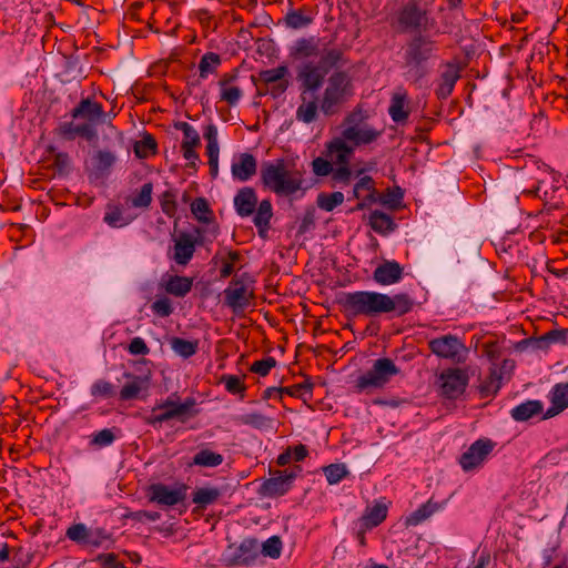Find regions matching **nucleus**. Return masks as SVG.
Segmentation results:
<instances>
[{
    "instance_id": "2eb2a0df",
    "label": "nucleus",
    "mask_w": 568,
    "mask_h": 568,
    "mask_svg": "<svg viewBox=\"0 0 568 568\" xmlns=\"http://www.w3.org/2000/svg\"><path fill=\"white\" fill-rule=\"evenodd\" d=\"M72 119L85 120V123L104 124L109 114L104 112L103 105L91 98H83L71 111Z\"/></svg>"
},
{
    "instance_id": "4be33fe9",
    "label": "nucleus",
    "mask_w": 568,
    "mask_h": 568,
    "mask_svg": "<svg viewBox=\"0 0 568 568\" xmlns=\"http://www.w3.org/2000/svg\"><path fill=\"white\" fill-rule=\"evenodd\" d=\"M195 246L196 239L187 232H181L174 240V252L172 258L179 265H187L194 255Z\"/></svg>"
},
{
    "instance_id": "5701e85b",
    "label": "nucleus",
    "mask_w": 568,
    "mask_h": 568,
    "mask_svg": "<svg viewBox=\"0 0 568 568\" xmlns=\"http://www.w3.org/2000/svg\"><path fill=\"white\" fill-rule=\"evenodd\" d=\"M404 268L396 261H384L373 272V280L379 285H392L403 278Z\"/></svg>"
},
{
    "instance_id": "58836bf2",
    "label": "nucleus",
    "mask_w": 568,
    "mask_h": 568,
    "mask_svg": "<svg viewBox=\"0 0 568 568\" xmlns=\"http://www.w3.org/2000/svg\"><path fill=\"white\" fill-rule=\"evenodd\" d=\"M542 412V403L540 400H526L510 410L511 417L516 422H526Z\"/></svg>"
},
{
    "instance_id": "de8ad7c7",
    "label": "nucleus",
    "mask_w": 568,
    "mask_h": 568,
    "mask_svg": "<svg viewBox=\"0 0 568 568\" xmlns=\"http://www.w3.org/2000/svg\"><path fill=\"white\" fill-rule=\"evenodd\" d=\"M158 144L151 134H146L134 144V153L139 159H146L156 153Z\"/></svg>"
},
{
    "instance_id": "423d86ee",
    "label": "nucleus",
    "mask_w": 568,
    "mask_h": 568,
    "mask_svg": "<svg viewBox=\"0 0 568 568\" xmlns=\"http://www.w3.org/2000/svg\"><path fill=\"white\" fill-rule=\"evenodd\" d=\"M174 397H176V394H172L166 399L158 403L151 414L143 417L144 423L152 427H158L171 419L185 423L190 417L199 414V410L193 409L196 404L193 397L185 398L183 403L175 400Z\"/></svg>"
},
{
    "instance_id": "9b49d317",
    "label": "nucleus",
    "mask_w": 568,
    "mask_h": 568,
    "mask_svg": "<svg viewBox=\"0 0 568 568\" xmlns=\"http://www.w3.org/2000/svg\"><path fill=\"white\" fill-rule=\"evenodd\" d=\"M302 470L300 466L290 469L276 470L262 484V493L267 497H280L285 495L293 485V480Z\"/></svg>"
},
{
    "instance_id": "0e129e2a",
    "label": "nucleus",
    "mask_w": 568,
    "mask_h": 568,
    "mask_svg": "<svg viewBox=\"0 0 568 568\" xmlns=\"http://www.w3.org/2000/svg\"><path fill=\"white\" fill-rule=\"evenodd\" d=\"M315 207L307 206L298 225V234H305L315 227Z\"/></svg>"
},
{
    "instance_id": "ddd939ff",
    "label": "nucleus",
    "mask_w": 568,
    "mask_h": 568,
    "mask_svg": "<svg viewBox=\"0 0 568 568\" xmlns=\"http://www.w3.org/2000/svg\"><path fill=\"white\" fill-rule=\"evenodd\" d=\"M365 171L366 169L355 171V178H358V181L355 183V199L358 200V203L352 211H363L378 202L375 181L369 175L362 176Z\"/></svg>"
},
{
    "instance_id": "4468645a",
    "label": "nucleus",
    "mask_w": 568,
    "mask_h": 568,
    "mask_svg": "<svg viewBox=\"0 0 568 568\" xmlns=\"http://www.w3.org/2000/svg\"><path fill=\"white\" fill-rule=\"evenodd\" d=\"M439 379L442 382V394L449 399H455L463 395L468 385V375L460 368L444 371Z\"/></svg>"
},
{
    "instance_id": "3c124183",
    "label": "nucleus",
    "mask_w": 568,
    "mask_h": 568,
    "mask_svg": "<svg viewBox=\"0 0 568 568\" xmlns=\"http://www.w3.org/2000/svg\"><path fill=\"white\" fill-rule=\"evenodd\" d=\"M313 18L306 16L303 9L288 11L285 16V23L292 29H302L310 26Z\"/></svg>"
},
{
    "instance_id": "774afa93",
    "label": "nucleus",
    "mask_w": 568,
    "mask_h": 568,
    "mask_svg": "<svg viewBox=\"0 0 568 568\" xmlns=\"http://www.w3.org/2000/svg\"><path fill=\"white\" fill-rule=\"evenodd\" d=\"M312 170L316 176H327L333 171V164L326 159L318 156L312 161Z\"/></svg>"
},
{
    "instance_id": "2f4dec72",
    "label": "nucleus",
    "mask_w": 568,
    "mask_h": 568,
    "mask_svg": "<svg viewBox=\"0 0 568 568\" xmlns=\"http://www.w3.org/2000/svg\"><path fill=\"white\" fill-rule=\"evenodd\" d=\"M348 140L344 136L334 138L327 143V154L334 158L336 164H349L351 155L354 152V145L348 144Z\"/></svg>"
},
{
    "instance_id": "5fc2aeb1",
    "label": "nucleus",
    "mask_w": 568,
    "mask_h": 568,
    "mask_svg": "<svg viewBox=\"0 0 568 568\" xmlns=\"http://www.w3.org/2000/svg\"><path fill=\"white\" fill-rule=\"evenodd\" d=\"M323 471L329 485L338 484L348 475V470L344 464H331L325 466Z\"/></svg>"
},
{
    "instance_id": "a18cd8bd",
    "label": "nucleus",
    "mask_w": 568,
    "mask_h": 568,
    "mask_svg": "<svg viewBox=\"0 0 568 568\" xmlns=\"http://www.w3.org/2000/svg\"><path fill=\"white\" fill-rule=\"evenodd\" d=\"M135 216H128L123 214V211L120 206L114 205L109 207L108 212L104 214V222L111 227H123L129 225Z\"/></svg>"
},
{
    "instance_id": "dca6fc26",
    "label": "nucleus",
    "mask_w": 568,
    "mask_h": 568,
    "mask_svg": "<svg viewBox=\"0 0 568 568\" xmlns=\"http://www.w3.org/2000/svg\"><path fill=\"white\" fill-rule=\"evenodd\" d=\"M186 497V486L181 485L176 488H170L169 486L158 483L152 484L149 487V499L152 503H156L161 506H175L183 501Z\"/></svg>"
},
{
    "instance_id": "4c0bfd02",
    "label": "nucleus",
    "mask_w": 568,
    "mask_h": 568,
    "mask_svg": "<svg viewBox=\"0 0 568 568\" xmlns=\"http://www.w3.org/2000/svg\"><path fill=\"white\" fill-rule=\"evenodd\" d=\"M115 155L110 151H98L91 159V166L94 175L101 178L109 173L115 163Z\"/></svg>"
},
{
    "instance_id": "37998d69",
    "label": "nucleus",
    "mask_w": 568,
    "mask_h": 568,
    "mask_svg": "<svg viewBox=\"0 0 568 568\" xmlns=\"http://www.w3.org/2000/svg\"><path fill=\"white\" fill-rule=\"evenodd\" d=\"M222 59L215 52L204 53L199 62V75L201 79H206L211 74H215L217 68L221 65Z\"/></svg>"
},
{
    "instance_id": "bb28decb",
    "label": "nucleus",
    "mask_w": 568,
    "mask_h": 568,
    "mask_svg": "<svg viewBox=\"0 0 568 568\" xmlns=\"http://www.w3.org/2000/svg\"><path fill=\"white\" fill-rule=\"evenodd\" d=\"M161 284L168 294L175 297H184L192 290L193 278L166 274L162 277Z\"/></svg>"
},
{
    "instance_id": "c03bdc74",
    "label": "nucleus",
    "mask_w": 568,
    "mask_h": 568,
    "mask_svg": "<svg viewBox=\"0 0 568 568\" xmlns=\"http://www.w3.org/2000/svg\"><path fill=\"white\" fill-rule=\"evenodd\" d=\"M153 184L151 182L144 183L140 191L129 196L125 201L128 205L138 209H148L152 202Z\"/></svg>"
},
{
    "instance_id": "603ef678",
    "label": "nucleus",
    "mask_w": 568,
    "mask_h": 568,
    "mask_svg": "<svg viewBox=\"0 0 568 568\" xmlns=\"http://www.w3.org/2000/svg\"><path fill=\"white\" fill-rule=\"evenodd\" d=\"M244 377H240L236 375H222L220 378V383L224 384L225 389L232 394H240L241 398L244 397V393L246 390V386L243 381Z\"/></svg>"
},
{
    "instance_id": "c756f323",
    "label": "nucleus",
    "mask_w": 568,
    "mask_h": 568,
    "mask_svg": "<svg viewBox=\"0 0 568 568\" xmlns=\"http://www.w3.org/2000/svg\"><path fill=\"white\" fill-rule=\"evenodd\" d=\"M273 217V206L270 200H263L255 209L253 223L257 229V233L262 239L267 237L271 229V219Z\"/></svg>"
},
{
    "instance_id": "f3484780",
    "label": "nucleus",
    "mask_w": 568,
    "mask_h": 568,
    "mask_svg": "<svg viewBox=\"0 0 568 568\" xmlns=\"http://www.w3.org/2000/svg\"><path fill=\"white\" fill-rule=\"evenodd\" d=\"M462 69L457 63L445 62L442 65V71L436 79L435 94L439 100H446L454 91L457 81L460 79Z\"/></svg>"
},
{
    "instance_id": "a878e982",
    "label": "nucleus",
    "mask_w": 568,
    "mask_h": 568,
    "mask_svg": "<svg viewBox=\"0 0 568 568\" xmlns=\"http://www.w3.org/2000/svg\"><path fill=\"white\" fill-rule=\"evenodd\" d=\"M55 132L59 136L69 141L74 140L75 136H82L88 141L97 138V130L89 123L74 125L72 122H63L55 129Z\"/></svg>"
},
{
    "instance_id": "09e8293b",
    "label": "nucleus",
    "mask_w": 568,
    "mask_h": 568,
    "mask_svg": "<svg viewBox=\"0 0 568 568\" xmlns=\"http://www.w3.org/2000/svg\"><path fill=\"white\" fill-rule=\"evenodd\" d=\"M90 394L95 400L111 398L115 395V387L105 379H98L91 385Z\"/></svg>"
},
{
    "instance_id": "4d7b16f0",
    "label": "nucleus",
    "mask_w": 568,
    "mask_h": 568,
    "mask_svg": "<svg viewBox=\"0 0 568 568\" xmlns=\"http://www.w3.org/2000/svg\"><path fill=\"white\" fill-rule=\"evenodd\" d=\"M353 175L355 172L352 171L349 164H337V168H333L331 173L334 185H348Z\"/></svg>"
},
{
    "instance_id": "aec40b11",
    "label": "nucleus",
    "mask_w": 568,
    "mask_h": 568,
    "mask_svg": "<svg viewBox=\"0 0 568 568\" xmlns=\"http://www.w3.org/2000/svg\"><path fill=\"white\" fill-rule=\"evenodd\" d=\"M320 39L317 37H303L298 38L294 41V43L290 47L288 54L294 60H305L311 61L310 58L322 55V52L320 47ZM327 48H325L326 50ZM304 63V61L302 62Z\"/></svg>"
},
{
    "instance_id": "a211bd4d",
    "label": "nucleus",
    "mask_w": 568,
    "mask_h": 568,
    "mask_svg": "<svg viewBox=\"0 0 568 568\" xmlns=\"http://www.w3.org/2000/svg\"><path fill=\"white\" fill-rule=\"evenodd\" d=\"M287 73L288 68L283 64L274 69L260 71L258 80L267 87L271 85L270 88H267V92L273 98H278L288 88V81L284 79Z\"/></svg>"
},
{
    "instance_id": "13d9d810",
    "label": "nucleus",
    "mask_w": 568,
    "mask_h": 568,
    "mask_svg": "<svg viewBox=\"0 0 568 568\" xmlns=\"http://www.w3.org/2000/svg\"><path fill=\"white\" fill-rule=\"evenodd\" d=\"M237 420L240 424L248 425L257 429L266 427L271 422L268 417L257 412L241 415Z\"/></svg>"
},
{
    "instance_id": "0eeeda50",
    "label": "nucleus",
    "mask_w": 568,
    "mask_h": 568,
    "mask_svg": "<svg viewBox=\"0 0 568 568\" xmlns=\"http://www.w3.org/2000/svg\"><path fill=\"white\" fill-rule=\"evenodd\" d=\"M224 304L233 313H239L247 308L254 298V280L244 272L236 274L230 281L227 287L223 291Z\"/></svg>"
},
{
    "instance_id": "72a5a7b5",
    "label": "nucleus",
    "mask_w": 568,
    "mask_h": 568,
    "mask_svg": "<svg viewBox=\"0 0 568 568\" xmlns=\"http://www.w3.org/2000/svg\"><path fill=\"white\" fill-rule=\"evenodd\" d=\"M124 377L129 382L120 390V399L131 400L138 398L139 394L148 388V379L142 376H136L131 373H124Z\"/></svg>"
},
{
    "instance_id": "79ce46f5",
    "label": "nucleus",
    "mask_w": 568,
    "mask_h": 568,
    "mask_svg": "<svg viewBox=\"0 0 568 568\" xmlns=\"http://www.w3.org/2000/svg\"><path fill=\"white\" fill-rule=\"evenodd\" d=\"M170 346L175 354L183 358H190L196 354L199 349V341H190L175 336L170 339Z\"/></svg>"
},
{
    "instance_id": "f8f14e48",
    "label": "nucleus",
    "mask_w": 568,
    "mask_h": 568,
    "mask_svg": "<svg viewBox=\"0 0 568 568\" xmlns=\"http://www.w3.org/2000/svg\"><path fill=\"white\" fill-rule=\"evenodd\" d=\"M559 179L552 171L544 169L535 178V182L529 189L523 191L524 194L538 197L545 203H551L556 199Z\"/></svg>"
},
{
    "instance_id": "e2e57ef3",
    "label": "nucleus",
    "mask_w": 568,
    "mask_h": 568,
    "mask_svg": "<svg viewBox=\"0 0 568 568\" xmlns=\"http://www.w3.org/2000/svg\"><path fill=\"white\" fill-rule=\"evenodd\" d=\"M152 312L160 317H169L173 313V306L169 297H160L151 305Z\"/></svg>"
},
{
    "instance_id": "a19ab883",
    "label": "nucleus",
    "mask_w": 568,
    "mask_h": 568,
    "mask_svg": "<svg viewBox=\"0 0 568 568\" xmlns=\"http://www.w3.org/2000/svg\"><path fill=\"white\" fill-rule=\"evenodd\" d=\"M440 506L432 500L420 505L406 518V526H417L429 518L433 514L439 510Z\"/></svg>"
},
{
    "instance_id": "393cba45",
    "label": "nucleus",
    "mask_w": 568,
    "mask_h": 568,
    "mask_svg": "<svg viewBox=\"0 0 568 568\" xmlns=\"http://www.w3.org/2000/svg\"><path fill=\"white\" fill-rule=\"evenodd\" d=\"M257 203L256 192L251 186L240 189L234 196V207L241 217L252 215L255 212Z\"/></svg>"
},
{
    "instance_id": "680f3d73",
    "label": "nucleus",
    "mask_w": 568,
    "mask_h": 568,
    "mask_svg": "<svg viewBox=\"0 0 568 568\" xmlns=\"http://www.w3.org/2000/svg\"><path fill=\"white\" fill-rule=\"evenodd\" d=\"M220 91L221 101L226 102L231 106L236 105L243 95L242 90L235 85L222 88Z\"/></svg>"
},
{
    "instance_id": "412c9836",
    "label": "nucleus",
    "mask_w": 568,
    "mask_h": 568,
    "mask_svg": "<svg viewBox=\"0 0 568 568\" xmlns=\"http://www.w3.org/2000/svg\"><path fill=\"white\" fill-rule=\"evenodd\" d=\"M257 171L256 158L247 152L234 156L231 173L234 180L246 182L251 180Z\"/></svg>"
},
{
    "instance_id": "338daca9",
    "label": "nucleus",
    "mask_w": 568,
    "mask_h": 568,
    "mask_svg": "<svg viewBox=\"0 0 568 568\" xmlns=\"http://www.w3.org/2000/svg\"><path fill=\"white\" fill-rule=\"evenodd\" d=\"M114 440V433L109 428H104L93 434L91 444L98 447H106L110 446Z\"/></svg>"
},
{
    "instance_id": "6ab92c4d",
    "label": "nucleus",
    "mask_w": 568,
    "mask_h": 568,
    "mask_svg": "<svg viewBox=\"0 0 568 568\" xmlns=\"http://www.w3.org/2000/svg\"><path fill=\"white\" fill-rule=\"evenodd\" d=\"M514 362L510 359H504L501 367L497 364H493L489 368L488 376L481 381L478 386V392L481 398L495 396L501 387L503 369H513Z\"/></svg>"
},
{
    "instance_id": "6e6d98bb",
    "label": "nucleus",
    "mask_w": 568,
    "mask_h": 568,
    "mask_svg": "<svg viewBox=\"0 0 568 568\" xmlns=\"http://www.w3.org/2000/svg\"><path fill=\"white\" fill-rule=\"evenodd\" d=\"M175 128L181 130L184 135V140L181 145L196 148L201 143L197 131L187 122H179Z\"/></svg>"
},
{
    "instance_id": "7c9ffc66",
    "label": "nucleus",
    "mask_w": 568,
    "mask_h": 568,
    "mask_svg": "<svg viewBox=\"0 0 568 568\" xmlns=\"http://www.w3.org/2000/svg\"><path fill=\"white\" fill-rule=\"evenodd\" d=\"M258 557L257 542L254 539H245L236 548L231 564L234 566H250L255 562Z\"/></svg>"
},
{
    "instance_id": "9d476101",
    "label": "nucleus",
    "mask_w": 568,
    "mask_h": 568,
    "mask_svg": "<svg viewBox=\"0 0 568 568\" xmlns=\"http://www.w3.org/2000/svg\"><path fill=\"white\" fill-rule=\"evenodd\" d=\"M495 443L489 438L475 440L459 457V465L464 471H471L481 467L493 452Z\"/></svg>"
},
{
    "instance_id": "69168bd1",
    "label": "nucleus",
    "mask_w": 568,
    "mask_h": 568,
    "mask_svg": "<svg viewBox=\"0 0 568 568\" xmlns=\"http://www.w3.org/2000/svg\"><path fill=\"white\" fill-rule=\"evenodd\" d=\"M312 389H313V384L308 381L304 382V383H301V384H295V385H292V386H287V387H281V396L283 397V395H288L291 397H301L303 395V393H312Z\"/></svg>"
},
{
    "instance_id": "f03ea898",
    "label": "nucleus",
    "mask_w": 568,
    "mask_h": 568,
    "mask_svg": "<svg viewBox=\"0 0 568 568\" xmlns=\"http://www.w3.org/2000/svg\"><path fill=\"white\" fill-rule=\"evenodd\" d=\"M341 305L348 317H376L386 313L403 316L413 310L414 301L407 293L389 296L375 291H355L345 293Z\"/></svg>"
},
{
    "instance_id": "052dcab7",
    "label": "nucleus",
    "mask_w": 568,
    "mask_h": 568,
    "mask_svg": "<svg viewBox=\"0 0 568 568\" xmlns=\"http://www.w3.org/2000/svg\"><path fill=\"white\" fill-rule=\"evenodd\" d=\"M277 362L274 357L268 356L260 361H255L250 371L252 373L258 374L260 376H266L270 374L271 369L276 366Z\"/></svg>"
},
{
    "instance_id": "7ed1b4c3",
    "label": "nucleus",
    "mask_w": 568,
    "mask_h": 568,
    "mask_svg": "<svg viewBox=\"0 0 568 568\" xmlns=\"http://www.w3.org/2000/svg\"><path fill=\"white\" fill-rule=\"evenodd\" d=\"M438 52V43L427 34L416 33L405 45L404 67L407 69L405 79L416 87H422L428 75L427 63Z\"/></svg>"
},
{
    "instance_id": "8fccbe9b",
    "label": "nucleus",
    "mask_w": 568,
    "mask_h": 568,
    "mask_svg": "<svg viewBox=\"0 0 568 568\" xmlns=\"http://www.w3.org/2000/svg\"><path fill=\"white\" fill-rule=\"evenodd\" d=\"M191 212L197 221L203 223L210 222L213 214L209 202L204 197H196L191 203Z\"/></svg>"
},
{
    "instance_id": "b1692460",
    "label": "nucleus",
    "mask_w": 568,
    "mask_h": 568,
    "mask_svg": "<svg viewBox=\"0 0 568 568\" xmlns=\"http://www.w3.org/2000/svg\"><path fill=\"white\" fill-rule=\"evenodd\" d=\"M409 101L407 91L404 88H397L390 99L388 114L390 119L397 123H405L409 116Z\"/></svg>"
},
{
    "instance_id": "e433bc0d",
    "label": "nucleus",
    "mask_w": 568,
    "mask_h": 568,
    "mask_svg": "<svg viewBox=\"0 0 568 568\" xmlns=\"http://www.w3.org/2000/svg\"><path fill=\"white\" fill-rule=\"evenodd\" d=\"M368 224L372 230L381 235H388L396 229L392 216L378 210L371 213Z\"/></svg>"
},
{
    "instance_id": "864d4df0",
    "label": "nucleus",
    "mask_w": 568,
    "mask_h": 568,
    "mask_svg": "<svg viewBox=\"0 0 568 568\" xmlns=\"http://www.w3.org/2000/svg\"><path fill=\"white\" fill-rule=\"evenodd\" d=\"M160 206L166 216L174 217L178 212L176 192L174 190L164 191L160 196Z\"/></svg>"
},
{
    "instance_id": "49530a36",
    "label": "nucleus",
    "mask_w": 568,
    "mask_h": 568,
    "mask_svg": "<svg viewBox=\"0 0 568 568\" xmlns=\"http://www.w3.org/2000/svg\"><path fill=\"white\" fill-rule=\"evenodd\" d=\"M344 194L339 191L332 193L322 192L317 195L316 204L321 210L332 212L344 202Z\"/></svg>"
},
{
    "instance_id": "6e6552de",
    "label": "nucleus",
    "mask_w": 568,
    "mask_h": 568,
    "mask_svg": "<svg viewBox=\"0 0 568 568\" xmlns=\"http://www.w3.org/2000/svg\"><path fill=\"white\" fill-rule=\"evenodd\" d=\"M399 373V368L390 358H378L372 368L356 379V388L363 392L368 388L383 387L389 379Z\"/></svg>"
},
{
    "instance_id": "c85d7f7f",
    "label": "nucleus",
    "mask_w": 568,
    "mask_h": 568,
    "mask_svg": "<svg viewBox=\"0 0 568 568\" xmlns=\"http://www.w3.org/2000/svg\"><path fill=\"white\" fill-rule=\"evenodd\" d=\"M344 139L353 142L354 148L362 144H369L374 142L381 132L373 128H361L358 125H351L342 131Z\"/></svg>"
},
{
    "instance_id": "20e7f679",
    "label": "nucleus",
    "mask_w": 568,
    "mask_h": 568,
    "mask_svg": "<svg viewBox=\"0 0 568 568\" xmlns=\"http://www.w3.org/2000/svg\"><path fill=\"white\" fill-rule=\"evenodd\" d=\"M265 189L280 196H291L303 190V172L290 168L285 159L263 162L260 171Z\"/></svg>"
},
{
    "instance_id": "bf43d9fd",
    "label": "nucleus",
    "mask_w": 568,
    "mask_h": 568,
    "mask_svg": "<svg viewBox=\"0 0 568 568\" xmlns=\"http://www.w3.org/2000/svg\"><path fill=\"white\" fill-rule=\"evenodd\" d=\"M282 552V540L278 536H272L262 545V554L273 559H277Z\"/></svg>"
},
{
    "instance_id": "c9c22d12",
    "label": "nucleus",
    "mask_w": 568,
    "mask_h": 568,
    "mask_svg": "<svg viewBox=\"0 0 568 568\" xmlns=\"http://www.w3.org/2000/svg\"><path fill=\"white\" fill-rule=\"evenodd\" d=\"M224 457L222 454L213 452L209 448H201L189 463V466H199L205 468H215L222 465Z\"/></svg>"
},
{
    "instance_id": "ea45409f",
    "label": "nucleus",
    "mask_w": 568,
    "mask_h": 568,
    "mask_svg": "<svg viewBox=\"0 0 568 568\" xmlns=\"http://www.w3.org/2000/svg\"><path fill=\"white\" fill-rule=\"evenodd\" d=\"M221 496V490L216 487H200L192 494V501L197 509L204 510L209 505L214 504Z\"/></svg>"
},
{
    "instance_id": "f704fd0d",
    "label": "nucleus",
    "mask_w": 568,
    "mask_h": 568,
    "mask_svg": "<svg viewBox=\"0 0 568 568\" xmlns=\"http://www.w3.org/2000/svg\"><path fill=\"white\" fill-rule=\"evenodd\" d=\"M387 517V506L384 504H375L367 507L361 517V524L365 529H373L381 525Z\"/></svg>"
},
{
    "instance_id": "cd10ccee",
    "label": "nucleus",
    "mask_w": 568,
    "mask_h": 568,
    "mask_svg": "<svg viewBox=\"0 0 568 568\" xmlns=\"http://www.w3.org/2000/svg\"><path fill=\"white\" fill-rule=\"evenodd\" d=\"M551 406L544 414L542 419L551 418L568 407V383L556 384L550 392Z\"/></svg>"
},
{
    "instance_id": "473e14b6",
    "label": "nucleus",
    "mask_w": 568,
    "mask_h": 568,
    "mask_svg": "<svg viewBox=\"0 0 568 568\" xmlns=\"http://www.w3.org/2000/svg\"><path fill=\"white\" fill-rule=\"evenodd\" d=\"M241 258V254L239 251L222 248L217 251V253L213 257V262L215 264L220 263V277L227 278L230 277L235 270V263H237Z\"/></svg>"
},
{
    "instance_id": "1a4fd4ad",
    "label": "nucleus",
    "mask_w": 568,
    "mask_h": 568,
    "mask_svg": "<svg viewBox=\"0 0 568 568\" xmlns=\"http://www.w3.org/2000/svg\"><path fill=\"white\" fill-rule=\"evenodd\" d=\"M428 346L432 353L438 357L450 359L454 363L463 362L467 351L464 343L452 334L429 341Z\"/></svg>"
},
{
    "instance_id": "f257e3e1",
    "label": "nucleus",
    "mask_w": 568,
    "mask_h": 568,
    "mask_svg": "<svg viewBox=\"0 0 568 568\" xmlns=\"http://www.w3.org/2000/svg\"><path fill=\"white\" fill-rule=\"evenodd\" d=\"M349 60L345 49L335 45L322 52L315 61H306L296 68L300 104L295 112L298 122L310 124L318 112L325 116L338 114L354 95L351 75L342 70Z\"/></svg>"
},
{
    "instance_id": "39448f33",
    "label": "nucleus",
    "mask_w": 568,
    "mask_h": 568,
    "mask_svg": "<svg viewBox=\"0 0 568 568\" xmlns=\"http://www.w3.org/2000/svg\"><path fill=\"white\" fill-rule=\"evenodd\" d=\"M398 31L412 32L427 31L435 26L428 4L424 0H403L395 13V23Z\"/></svg>"
}]
</instances>
